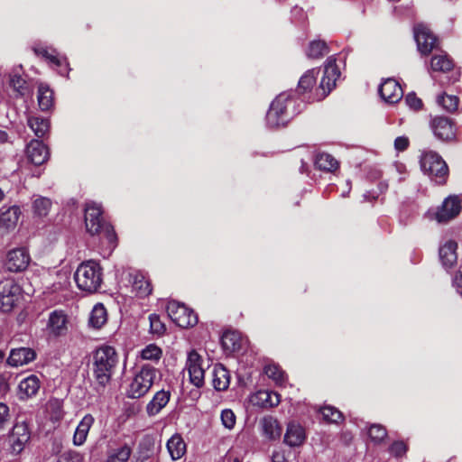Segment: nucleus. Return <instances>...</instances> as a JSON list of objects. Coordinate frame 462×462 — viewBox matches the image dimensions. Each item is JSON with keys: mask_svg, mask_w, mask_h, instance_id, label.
Returning <instances> with one entry per match:
<instances>
[{"mask_svg": "<svg viewBox=\"0 0 462 462\" xmlns=\"http://www.w3.org/2000/svg\"><path fill=\"white\" fill-rule=\"evenodd\" d=\"M118 364L116 349L109 346L97 348L91 356L90 371L93 378V387L97 393H102L110 384Z\"/></svg>", "mask_w": 462, "mask_h": 462, "instance_id": "nucleus-1", "label": "nucleus"}, {"mask_svg": "<svg viewBox=\"0 0 462 462\" xmlns=\"http://www.w3.org/2000/svg\"><path fill=\"white\" fill-rule=\"evenodd\" d=\"M85 225L87 231L94 236L105 238L111 248H115L116 235L113 226L102 217V209L94 202L87 203L85 208Z\"/></svg>", "mask_w": 462, "mask_h": 462, "instance_id": "nucleus-2", "label": "nucleus"}, {"mask_svg": "<svg viewBox=\"0 0 462 462\" xmlns=\"http://www.w3.org/2000/svg\"><path fill=\"white\" fill-rule=\"evenodd\" d=\"M295 100L286 93H282L272 102L266 114V125L270 128L284 126L298 111Z\"/></svg>", "mask_w": 462, "mask_h": 462, "instance_id": "nucleus-3", "label": "nucleus"}, {"mask_svg": "<svg viewBox=\"0 0 462 462\" xmlns=\"http://www.w3.org/2000/svg\"><path fill=\"white\" fill-rule=\"evenodd\" d=\"M74 279L81 291L95 292L100 288L103 281L102 268L96 261L84 262L78 267Z\"/></svg>", "mask_w": 462, "mask_h": 462, "instance_id": "nucleus-4", "label": "nucleus"}, {"mask_svg": "<svg viewBox=\"0 0 462 462\" xmlns=\"http://www.w3.org/2000/svg\"><path fill=\"white\" fill-rule=\"evenodd\" d=\"M157 374L158 370L155 367L143 365L130 382L126 392L127 396L132 399L144 396L154 383Z\"/></svg>", "mask_w": 462, "mask_h": 462, "instance_id": "nucleus-5", "label": "nucleus"}, {"mask_svg": "<svg viewBox=\"0 0 462 462\" xmlns=\"http://www.w3.org/2000/svg\"><path fill=\"white\" fill-rule=\"evenodd\" d=\"M420 164L421 171L438 184H443L448 177V169L445 161L433 151H423Z\"/></svg>", "mask_w": 462, "mask_h": 462, "instance_id": "nucleus-6", "label": "nucleus"}, {"mask_svg": "<svg viewBox=\"0 0 462 462\" xmlns=\"http://www.w3.org/2000/svg\"><path fill=\"white\" fill-rule=\"evenodd\" d=\"M166 310L171 319L180 328H187L198 323L197 315L184 304L172 300L168 303Z\"/></svg>", "mask_w": 462, "mask_h": 462, "instance_id": "nucleus-7", "label": "nucleus"}, {"mask_svg": "<svg viewBox=\"0 0 462 462\" xmlns=\"http://www.w3.org/2000/svg\"><path fill=\"white\" fill-rule=\"evenodd\" d=\"M21 297V288L14 279L0 282V310L10 312Z\"/></svg>", "mask_w": 462, "mask_h": 462, "instance_id": "nucleus-8", "label": "nucleus"}, {"mask_svg": "<svg viewBox=\"0 0 462 462\" xmlns=\"http://www.w3.org/2000/svg\"><path fill=\"white\" fill-rule=\"evenodd\" d=\"M203 358L195 350L188 354L185 370L188 372L189 382L198 388L204 385L205 369Z\"/></svg>", "mask_w": 462, "mask_h": 462, "instance_id": "nucleus-9", "label": "nucleus"}, {"mask_svg": "<svg viewBox=\"0 0 462 462\" xmlns=\"http://www.w3.org/2000/svg\"><path fill=\"white\" fill-rule=\"evenodd\" d=\"M31 439V430L25 421L14 424L9 435V443L14 454H20Z\"/></svg>", "mask_w": 462, "mask_h": 462, "instance_id": "nucleus-10", "label": "nucleus"}, {"mask_svg": "<svg viewBox=\"0 0 462 462\" xmlns=\"http://www.w3.org/2000/svg\"><path fill=\"white\" fill-rule=\"evenodd\" d=\"M340 72L335 59L329 57L324 67V75L321 79L319 88L322 90L321 97H325L336 86Z\"/></svg>", "mask_w": 462, "mask_h": 462, "instance_id": "nucleus-11", "label": "nucleus"}, {"mask_svg": "<svg viewBox=\"0 0 462 462\" xmlns=\"http://www.w3.org/2000/svg\"><path fill=\"white\" fill-rule=\"evenodd\" d=\"M414 38L417 42L418 50L422 54H429L436 46V37L424 24L415 26Z\"/></svg>", "mask_w": 462, "mask_h": 462, "instance_id": "nucleus-12", "label": "nucleus"}, {"mask_svg": "<svg viewBox=\"0 0 462 462\" xmlns=\"http://www.w3.org/2000/svg\"><path fill=\"white\" fill-rule=\"evenodd\" d=\"M461 211V202L457 196H449L442 203L436 213L438 222H447L456 217Z\"/></svg>", "mask_w": 462, "mask_h": 462, "instance_id": "nucleus-13", "label": "nucleus"}, {"mask_svg": "<svg viewBox=\"0 0 462 462\" xmlns=\"http://www.w3.org/2000/svg\"><path fill=\"white\" fill-rule=\"evenodd\" d=\"M30 262V255L24 248L11 250L6 257L5 266L9 272L18 273L24 271Z\"/></svg>", "mask_w": 462, "mask_h": 462, "instance_id": "nucleus-14", "label": "nucleus"}, {"mask_svg": "<svg viewBox=\"0 0 462 462\" xmlns=\"http://www.w3.org/2000/svg\"><path fill=\"white\" fill-rule=\"evenodd\" d=\"M430 128L434 135L443 141L455 138V130L452 122L445 116H436L430 121Z\"/></svg>", "mask_w": 462, "mask_h": 462, "instance_id": "nucleus-15", "label": "nucleus"}, {"mask_svg": "<svg viewBox=\"0 0 462 462\" xmlns=\"http://www.w3.org/2000/svg\"><path fill=\"white\" fill-rule=\"evenodd\" d=\"M379 94L385 102L395 104L402 97L403 91L395 79H387L380 85Z\"/></svg>", "mask_w": 462, "mask_h": 462, "instance_id": "nucleus-16", "label": "nucleus"}, {"mask_svg": "<svg viewBox=\"0 0 462 462\" xmlns=\"http://www.w3.org/2000/svg\"><path fill=\"white\" fill-rule=\"evenodd\" d=\"M36 356V352L30 347L13 348L6 359V363L9 366L19 367L34 361Z\"/></svg>", "mask_w": 462, "mask_h": 462, "instance_id": "nucleus-17", "label": "nucleus"}, {"mask_svg": "<svg viewBox=\"0 0 462 462\" xmlns=\"http://www.w3.org/2000/svg\"><path fill=\"white\" fill-rule=\"evenodd\" d=\"M41 381L35 374H30L20 381L18 384L17 396L21 401H27L36 396L40 388Z\"/></svg>", "mask_w": 462, "mask_h": 462, "instance_id": "nucleus-18", "label": "nucleus"}, {"mask_svg": "<svg viewBox=\"0 0 462 462\" xmlns=\"http://www.w3.org/2000/svg\"><path fill=\"white\" fill-rule=\"evenodd\" d=\"M26 155L32 163L41 165L48 160L49 150L42 142L32 140L26 147Z\"/></svg>", "mask_w": 462, "mask_h": 462, "instance_id": "nucleus-19", "label": "nucleus"}, {"mask_svg": "<svg viewBox=\"0 0 462 462\" xmlns=\"http://www.w3.org/2000/svg\"><path fill=\"white\" fill-rule=\"evenodd\" d=\"M260 427L262 434L269 440L278 439L282 435V427L273 416H264L261 419Z\"/></svg>", "mask_w": 462, "mask_h": 462, "instance_id": "nucleus-20", "label": "nucleus"}, {"mask_svg": "<svg viewBox=\"0 0 462 462\" xmlns=\"http://www.w3.org/2000/svg\"><path fill=\"white\" fill-rule=\"evenodd\" d=\"M306 439L304 429L294 422L289 423L284 436V442L290 447H299Z\"/></svg>", "mask_w": 462, "mask_h": 462, "instance_id": "nucleus-21", "label": "nucleus"}, {"mask_svg": "<svg viewBox=\"0 0 462 462\" xmlns=\"http://www.w3.org/2000/svg\"><path fill=\"white\" fill-rule=\"evenodd\" d=\"M221 345L226 354H232L241 349L243 338L237 331H226L221 337Z\"/></svg>", "mask_w": 462, "mask_h": 462, "instance_id": "nucleus-22", "label": "nucleus"}, {"mask_svg": "<svg viewBox=\"0 0 462 462\" xmlns=\"http://www.w3.org/2000/svg\"><path fill=\"white\" fill-rule=\"evenodd\" d=\"M171 393L169 391H158L146 406V411L149 416L158 414L169 402Z\"/></svg>", "mask_w": 462, "mask_h": 462, "instance_id": "nucleus-23", "label": "nucleus"}, {"mask_svg": "<svg viewBox=\"0 0 462 462\" xmlns=\"http://www.w3.org/2000/svg\"><path fill=\"white\" fill-rule=\"evenodd\" d=\"M95 421L94 417L91 414H86L79 425L76 428L73 436V444L76 446H81L87 440V437L90 428Z\"/></svg>", "mask_w": 462, "mask_h": 462, "instance_id": "nucleus-24", "label": "nucleus"}, {"mask_svg": "<svg viewBox=\"0 0 462 462\" xmlns=\"http://www.w3.org/2000/svg\"><path fill=\"white\" fill-rule=\"evenodd\" d=\"M254 405L264 408H272L277 406L280 402V394L274 392L259 391L251 399Z\"/></svg>", "mask_w": 462, "mask_h": 462, "instance_id": "nucleus-25", "label": "nucleus"}, {"mask_svg": "<svg viewBox=\"0 0 462 462\" xmlns=\"http://www.w3.org/2000/svg\"><path fill=\"white\" fill-rule=\"evenodd\" d=\"M457 243L452 240L446 242L439 248V258L445 267H452L457 263Z\"/></svg>", "mask_w": 462, "mask_h": 462, "instance_id": "nucleus-26", "label": "nucleus"}, {"mask_svg": "<svg viewBox=\"0 0 462 462\" xmlns=\"http://www.w3.org/2000/svg\"><path fill=\"white\" fill-rule=\"evenodd\" d=\"M48 326L53 335H64L68 329L66 315L61 311H53L50 315Z\"/></svg>", "mask_w": 462, "mask_h": 462, "instance_id": "nucleus-27", "label": "nucleus"}, {"mask_svg": "<svg viewBox=\"0 0 462 462\" xmlns=\"http://www.w3.org/2000/svg\"><path fill=\"white\" fill-rule=\"evenodd\" d=\"M213 386L217 391H225L230 383L229 372L222 365H216L213 368Z\"/></svg>", "mask_w": 462, "mask_h": 462, "instance_id": "nucleus-28", "label": "nucleus"}, {"mask_svg": "<svg viewBox=\"0 0 462 462\" xmlns=\"http://www.w3.org/2000/svg\"><path fill=\"white\" fill-rule=\"evenodd\" d=\"M167 449L173 460H178L186 453V444L179 434H174L167 442Z\"/></svg>", "mask_w": 462, "mask_h": 462, "instance_id": "nucleus-29", "label": "nucleus"}, {"mask_svg": "<svg viewBox=\"0 0 462 462\" xmlns=\"http://www.w3.org/2000/svg\"><path fill=\"white\" fill-rule=\"evenodd\" d=\"M21 210L18 207L13 206L0 214V227L6 230L13 229L16 226Z\"/></svg>", "mask_w": 462, "mask_h": 462, "instance_id": "nucleus-30", "label": "nucleus"}, {"mask_svg": "<svg viewBox=\"0 0 462 462\" xmlns=\"http://www.w3.org/2000/svg\"><path fill=\"white\" fill-rule=\"evenodd\" d=\"M453 67V60L447 53L436 54L431 58L430 68L434 71L448 72Z\"/></svg>", "mask_w": 462, "mask_h": 462, "instance_id": "nucleus-31", "label": "nucleus"}, {"mask_svg": "<svg viewBox=\"0 0 462 462\" xmlns=\"http://www.w3.org/2000/svg\"><path fill=\"white\" fill-rule=\"evenodd\" d=\"M315 165L321 171L333 172L338 168L339 163L331 154L321 152L316 156Z\"/></svg>", "mask_w": 462, "mask_h": 462, "instance_id": "nucleus-32", "label": "nucleus"}, {"mask_svg": "<svg viewBox=\"0 0 462 462\" xmlns=\"http://www.w3.org/2000/svg\"><path fill=\"white\" fill-rule=\"evenodd\" d=\"M28 125L38 138H43L50 129L49 120L39 116L29 117Z\"/></svg>", "mask_w": 462, "mask_h": 462, "instance_id": "nucleus-33", "label": "nucleus"}, {"mask_svg": "<svg viewBox=\"0 0 462 462\" xmlns=\"http://www.w3.org/2000/svg\"><path fill=\"white\" fill-rule=\"evenodd\" d=\"M132 287L136 295L141 298L146 297L152 292L149 281L142 273H136L134 276Z\"/></svg>", "mask_w": 462, "mask_h": 462, "instance_id": "nucleus-34", "label": "nucleus"}, {"mask_svg": "<svg viewBox=\"0 0 462 462\" xmlns=\"http://www.w3.org/2000/svg\"><path fill=\"white\" fill-rule=\"evenodd\" d=\"M107 319L106 310L103 304L97 303L92 309L89 324L95 328H100Z\"/></svg>", "mask_w": 462, "mask_h": 462, "instance_id": "nucleus-35", "label": "nucleus"}, {"mask_svg": "<svg viewBox=\"0 0 462 462\" xmlns=\"http://www.w3.org/2000/svg\"><path fill=\"white\" fill-rule=\"evenodd\" d=\"M38 103L42 111L49 110L53 105V93L44 85H40L38 88Z\"/></svg>", "mask_w": 462, "mask_h": 462, "instance_id": "nucleus-36", "label": "nucleus"}, {"mask_svg": "<svg viewBox=\"0 0 462 462\" xmlns=\"http://www.w3.org/2000/svg\"><path fill=\"white\" fill-rule=\"evenodd\" d=\"M318 75L319 70L316 69L308 70L299 80V91L301 93H306L311 90L316 83Z\"/></svg>", "mask_w": 462, "mask_h": 462, "instance_id": "nucleus-37", "label": "nucleus"}, {"mask_svg": "<svg viewBox=\"0 0 462 462\" xmlns=\"http://www.w3.org/2000/svg\"><path fill=\"white\" fill-rule=\"evenodd\" d=\"M328 52V47L324 41L314 40L310 42L307 55L309 58L319 59Z\"/></svg>", "mask_w": 462, "mask_h": 462, "instance_id": "nucleus-38", "label": "nucleus"}, {"mask_svg": "<svg viewBox=\"0 0 462 462\" xmlns=\"http://www.w3.org/2000/svg\"><path fill=\"white\" fill-rule=\"evenodd\" d=\"M46 60L59 68V74H60L61 76L68 75L69 69L67 59L65 57H60L56 50H51V53L50 54V56H48V59Z\"/></svg>", "mask_w": 462, "mask_h": 462, "instance_id": "nucleus-39", "label": "nucleus"}, {"mask_svg": "<svg viewBox=\"0 0 462 462\" xmlns=\"http://www.w3.org/2000/svg\"><path fill=\"white\" fill-rule=\"evenodd\" d=\"M132 450L129 446L124 445L111 450L106 462H127Z\"/></svg>", "mask_w": 462, "mask_h": 462, "instance_id": "nucleus-40", "label": "nucleus"}, {"mask_svg": "<svg viewBox=\"0 0 462 462\" xmlns=\"http://www.w3.org/2000/svg\"><path fill=\"white\" fill-rule=\"evenodd\" d=\"M264 374L273 379L276 384L282 385L285 383V374L281 367L276 364H268L264 366Z\"/></svg>", "mask_w": 462, "mask_h": 462, "instance_id": "nucleus-41", "label": "nucleus"}, {"mask_svg": "<svg viewBox=\"0 0 462 462\" xmlns=\"http://www.w3.org/2000/svg\"><path fill=\"white\" fill-rule=\"evenodd\" d=\"M319 412L325 421L330 423H338L343 420V414L337 408L326 405L319 409Z\"/></svg>", "mask_w": 462, "mask_h": 462, "instance_id": "nucleus-42", "label": "nucleus"}, {"mask_svg": "<svg viewBox=\"0 0 462 462\" xmlns=\"http://www.w3.org/2000/svg\"><path fill=\"white\" fill-rule=\"evenodd\" d=\"M162 356V350L155 344H149L140 352V356L143 360L159 361Z\"/></svg>", "mask_w": 462, "mask_h": 462, "instance_id": "nucleus-43", "label": "nucleus"}, {"mask_svg": "<svg viewBox=\"0 0 462 462\" xmlns=\"http://www.w3.org/2000/svg\"><path fill=\"white\" fill-rule=\"evenodd\" d=\"M458 97L453 95L442 94L438 97L437 103L448 112H454L458 106Z\"/></svg>", "mask_w": 462, "mask_h": 462, "instance_id": "nucleus-44", "label": "nucleus"}, {"mask_svg": "<svg viewBox=\"0 0 462 462\" xmlns=\"http://www.w3.org/2000/svg\"><path fill=\"white\" fill-rule=\"evenodd\" d=\"M32 208L37 216L45 217L51 208V201L47 198L40 197L34 199Z\"/></svg>", "mask_w": 462, "mask_h": 462, "instance_id": "nucleus-45", "label": "nucleus"}, {"mask_svg": "<svg viewBox=\"0 0 462 462\" xmlns=\"http://www.w3.org/2000/svg\"><path fill=\"white\" fill-rule=\"evenodd\" d=\"M150 332L154 335L162 336L166 330L164 323L161 320L157 314H151L149 316Z\"/></svg>", "mask_w": 462, "mask_h": 462, "instance_id": "nucleus-46", "label": "nucleus"}, {"mask_svg": "<svg viewBox=\"0 0 462 462\" xmlns=\"http://www.w3.org/2000/svg\"><path fill=\"white\" fill-rule=\"evenodd\" d=\"M368 435L372 441L374 443H380L386 438L387 432L383 426L379 424H374L369 428Z\"/></svg>", "mask_w": 462, "mask_h": 462, "instance_id": "nucleus-47", "label": "nucleus"}, {"mask_svg": "<svg viewBox=\"0 0 462 462\" xmlns=\"http://www.w3.org/2000/svg\"><path fill=\"white\" fill-rule=\"evenodd\" d=\"M48 409L55 420H60L63 417L62 402L60 399H51L48 402Z\"/></svg>", "mask_w": 462, "mask_h": 462, "instance_id": "nucleus-48", "label": "nucleus"}, {"mask_svg": "<svg viewBox=\"0 0 462 462\" xmlns=\"http://www.w3.org/2000/svg\"><path fill=\"white\" fill-rule=\"evenodd\" d=\"M221 421L225 428L232 430L236 425V415L230 409H225L221 412Z\"/></svg>", "mask_w": 462, "mask_h": 462, "instance_id": "nucleus-49", "label": "nucleus"}, {"mask_svg": "<svg viewBox=\"0 0 462 462\" xmlns=\"http://www.w3.org/2000/svg\"><path fill=\"white\" fill-rule=\"evenodd\" d=\"M25 80L18 75H14L10 78V86L19 94H23L25 88Z\"/></svg>", "mask_w": 462, "mask_h": 462, "instance_id": "nucleus-50", "label": "nucleus"}, {"mask_svg": "<svg viewBox=\"0 0 462 462\" xmlns=\"http://www.w3.org/2000/svg\"><path fill=\"white\" fill-rule=\"evenodd\" d=\"M10 418L9 407L4 402H0V430L9 422Z\"/></svg>", "mask_w": 462, "mask_h": 462, "instance_id": "nucleus-51", "label": "nucleus"}, {"mask_svg": "<svg viewBox=\"0 0 462 462\" xmlns=\"http://www.w3.org/2000/svg\"><path fill=\"white\" fill-rule=\"evenodd\" d=\"M405 102L414 110H419L422 106V101L414 93L408 94L405 97Z\"/></svg>", "mask_w": 462, "mask_h": 462, "instance_id": "nucleus-52", "label": "nucleus"}, {"mask_svg": "<svg viewBox=\"0 0 462 462\" xmlns=\"http://www.w3.org/2000/svg\"><path fill=\"white\" fill-rule=\"evenodd\" d=\"M407 451V447L402 441H396L390 447V452L395 457H402Z\"/></svg>", "mask_w": 462, "mask_h": 462, "instance_id": "nucleus-53", "label": "nucleus"}, {"mask_svg": "<svg viewBox=\"0 0 462 462\" xmlns=\"http://www.w3.org/2000/svg\"><path fill=\"white\" fill-rule=\"evenodd\" d=\"M409 143V139L406 136H399L394 140V148L398 152H403L408 148Z\"/></svg>", "mask_w": 462, "mask_h": 462, "instance_id": "nucleus-54", "label": "nucleus"}, {"mask_svg": "<svg viewBox=\"0 0 462 462\" xmlns=\"http://www.w3.org/2000/svg\"><path fill=\"white\" fill-rule=\"evenodd\" d=\"M67 462H83L84 457L78 451H69L65 454Z\"/></svg>", "mask_w": 462, "mask_h": 462, "instance_id": "nucleus-55", "label": "nucleus"}, {"mask_svg": "<svg viewBox=\"0 0 462 462\" xmlns=\"http://www.w3.org/2000/svg\"><path fill=\"white\" fill-rule=\"evenodd\" d=\"M52 48L43 47V46H37L33 48L34 52L38 56L43 57L45 60L48 59V56L51 53Z\"/></svg>", "mask_w": 462, "mask_h": 462, "instance_id": "nucleus-56", "label": "nucleus"}, {"mask_svg": "<svg viewBox=\"0 0 462 462\" xmlns=\"http://www.w3.org/2000/svg\"><path fill=\"white\" fill-rule=\"evenodd\" d=\"M454 283L462 291V270L454 278Z\"/></svg>", "mask_w": 462, "mask_h": 462, "instance_id": "nucleus-57", "label": "nucleus"}, {"mask_svg": "<svg viewBox=\"0 0 462 462\" xmlns=\"http://www.w3.org/2000/svg\"><path fill=\"white\" fill-rule=\"evenodd\" d=\"M273 462H284L285 461L284 455L280 452H274L273 454Z\"/></svg>", "mask_w": 462, "mask_h": 462, "instance_id": "nucleus-58", "label": "nucleus"}, {"mask_svg": "<svg viewBox=\"0 0 462 462\" xmlns=\"http://www.w3.org/2000/svg\"><path fill=\"white\" fill-rule=\"evenodd\" d=\"M396 169L400 173L405 172V166L403 164H397Z\"/></svg>", "mask_w": 462, "mask_h": 462, "instance_id": "nucleus-59", "label": "nucleus"}, {"mask_svg": "<svg viewBox=\"0 0 462 462\" xmlns=\"http://www.w3.org/2000/svg\"><path fill=\"white\" fill-rule=\"evenodd\" d=\"M5 191L3 190V189L0 187V202L3 201V199H5Z\"/></svg>", "mask_w": 462, "mask_h": 462, "instance_id": "nucleus-60", "label": "nucleus"}, {"mask_svg": "<svg viewBox=\"0 0 462 462\" xmlns=\"http://www.w3.org/2000/svg\"><path fill=\"white\" fill-rule=\"evenodd\" d=\"M5 352L3 350H0V362H2L5 359Z\"/></svg>", "mask_w": 462, "mask_h": 462, "instance_id": "nucleus-61", "label": "nucleus"}, {"mask_svg": "<svg viewBox=\"0 0 462 462\" xmlns=\"http://www.w3.org/2000/svg\"><path fill=\"white\" fill-rule=\"evenodd\" d=\"M350 189H351V188H350V187H348L347 191H346V192L342 193V196H343V197H346V194H348V193L350 192Z\"/></svg>", "mask_w": 462, "mask_h": 462, "instance_id": "nucleus-62", "label": "nucleus"}, {"mask_svg": "<svg viewBox=\"0 0 462 462\" xmlns=\"http://www.w3.org/2000/svg\"><path fill=\"white\" fill-rule=\"evenodd\" d=\"M233 462H241V461H240V459H239V458H237V457H236V458H235V459L233 460Z\"/></svg>", "mask_w": 462, "mask_h": 462, "instance_id": "nucleus-63", "label": "nucleus"}, {"mask_svg": "<svg viewBox=\"0 0 462 462\" xmlns=\"http://www.w3.org/2000/svg\"><path fill=\"white\" fill-rule=\"evenodd\" d=\"M300 171H301V172L304 171V162H302V166H301V170Z\"/></svg>", "mask_w": 462, "mask_h": 462, "instance_id": "nucleus-64", "label": "nucleus"}]
</instances>
